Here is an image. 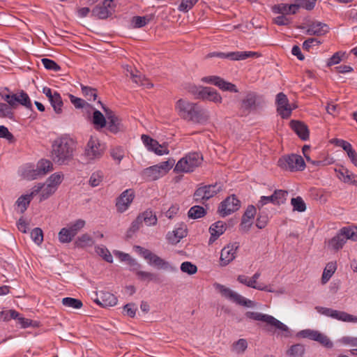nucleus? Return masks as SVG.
Here are the masks:
<instances>
[{"instance_id": "58", "label": "nucleus", "mask_w": 357, "mask_h": 357, "mask_svg": "<svg viewBox=\"0 0 357 357\" xmlns=\"http://www.w3.org/2000/svg\"><path fill=\"white\" fill-rule=\"evenodd\" d=\"M305 351L304 346L300 344L291 347L289 353L292 357H302Z\"/></svg>"}, {"instance_id": "55", "label": "nucleus", "mask_w": 357, "mask_h": 357, "mask_svg": "<svg viewBox=\"0 0 357 357\" xmlns=\"http://www.w3.org/2000/svg\"><path fill=\"white\" fill-rule=\"evenodd\" d=\"M151 20L148 16H136L132 18V23L135 28H141L147 24Z\"/></svg>"}, {"instance_id": "63", "label": "nucleus", "mask_w": 357, "mask_h": 357, "mask_svg": "<svg viewBox=\"0 0 357 357\" xmlns=\"http://www.w3.org/2000/svg\"><path fill=\"white\" fill-rule=\"evenodd\" d=\"M41 61L44 67L47 70H53L55 72L60 70V66L52 59L45 58L43 59Z\"/></svg>"}, {"instance_id": "39", "label": "nucleus", "mask_w": 357, "mask_h": 357, "mask_svg": "<svg viewBox=\"0 0 357 357\" xmlns=\"http://www.w3.org/2000/svg\"><path fill=\"white\" fill-rule=\"evenodd\" d=\"M337 269L336 262L331 261L326 264L325 267L322 277H321V282L322 284H326L328 282L331 278L333 276L334 273Z\"/></svg>"}, {"instance_id": "20", "label": "nucleus", "mask_w": 357, "mask_h": 357, "mask_svg": "<svg viewBox=\"0 0 357 357\" xmlns=\"http://www.w3.org/2000/svg\"><path fill=\"white\" fill-rule=\"evenodd\" d=\"M114 12L113 0H105L92 10V15L99 19H106Z\"/></svg>"}, {"instance_id": "45", "label": "nucleus", "mask_w": 357, "mask_h": 357, "mask_svg": "<svg viewBox=\"0 0 357 357\" xmlns=\"http://www.w3.org/2000/svg\"><path fill=\"white\" fill-rule=\"evenodd\" d=\"M62 304L67 307L73 309H80L83 304L82 302L77 298L71 297H66L62 299Z\"/></svg>"}, {"instance_id": "13", "label": "nucleus", "mask_w": 357, "mask_h": 357, "mask_svg": "<svg viewBox=\"0 0 357 357\" xmlns=\"http://www.w3.org/2000/svg\"><path fill=\"white\" fill-rule=\"evenodd\" d=\"M222 188V185L220 183L199 187L194 193V199L197 202H202L217 195Z\"/></svg>"}, {"instance_id": "64", "label": "nucleus", "mask_w": 357, "mask_h": 357, "mask_svg": "<svg viewBox=\"0 0 357 357\" xmlns=\"http://www.w3.org/2000/svg\"><path fill=\"white\" fill-rule=\"evenodd\" d=\"M0 137L6 139L9 142L14 140L13 135L10 132L8 129L4 126H0Z\"/></svg>"}, {"instance_id": "11", "label": "nucleus", "mask_w": 357, "mask_h": 357, "mask_svg": "<svg viewBox=\"0 0 357 357\" xmlns=\"http://www.w3.org/2000/svg\"><path fill=\"white\" fill-rule=\"evenodd\" d=\"M105 149V144L97 137L91 136L85 148V155L89 160H98L102 156Z\"/></svg>"}, {"instance_id": "43", "label": "nucleus", "mask_w": 357, "mask_h": 357, "mask_svg": "<svg viewBox=\"0 0 357 357\" xmlns=\"http://www.w3.org/2000/svg\"><path fill=\"white\" fill-rule=\"evenodd\" d=\"M148 263L158 268L167 269L169 268V264L167 261H165L158 255L153 253L152 256L149 259Z\"/></svg>"}, {"instance_id": "21", "label": "nucleus", "mask_w": 357, "mask_h": 357, "mask_svg": "<svg viewBox=\"0 0 357 357\" xmlns=\"http://www.w3.org/2000/svg\"><path fill=\"white\" fill-rule=\"evenodd\" d=\"M277 110L282 119H287L291 114V109L289 105V100L283 93H279L276 96Z\"/></svg>"}, {"instance_id": "54", "label": "nucleus", "mask_w": 357, "mask_h": 357, "mask_svg": "<svg viewBox=\"0 0 357 357\" xmlns=\"http://www.w3.org/2000/svg\"><path fill=\"white\" fill-rule=\"evenodd\" d=\"M19 313L15 310H9L0 312V319L3 321H8L10 319H17Z\"/></svg>"}, {"instance_id": "18", "label": "nucleus", "mask_w": 357, "mask_h": 357, "mask_svg": "<svg viewBox=\"0 0 357 357\" xmlns=\"http://www.w3.org/2000/svg\"><path fill=\"white\" fill-rule=\"evenodd\" d=\"M135 198L132 189L124 190L116 199V207L119 212L123 213L128 209Z\"/></svg>"}, {"instance_id": "49", "label": "nucleus", "mask_w": 357, "mask_h": 357, "mask_svg": "<svg viewBox=\"0 0 357 357\" xmlns=\"http://www.w3.org/2000/svg\"><path fill=\"white\" fill-rule=\"evenodd\" d=\"M142 140L149 151L154 152L157 148H159V143L155 139H152L148 135H142Z\"/></svg>"}, {"instance_id": "7", "label": "nucleus", "mask_w": 357, "mask_h": 357, "mask_svg": "<svg viewBox=\"0 0 357 357\" xmlns=\"http://www.w3.org/2000/svg\"><path fill=\"white\" fill-rule=\"evenodd\" d=\"M175 160L169 159L158 165L151 166L142 171V176L149 181H155L166 175L174 165Z\"/></svg>"}, {"instance_id": "10", "label": "nucleus", "mask_w": 357, "mask_h": 357, "mask_svg": "<svg viewBox=\"0 0 357 357\" xmlns=\"http://www.w3.org/2000/svg\"><path fill=\"white\" fill-rule=\"evenodd\" d=\"M278 166L284 170L297 172L303 170L305 167V163L301 155L291 154L280 158Z\"/></svg>"}, {"instance_id": "41", "label": "nucleus", "mask_w": 357, "mask_h": 357, "mask_svg": "<svg viewBox=\"0 0 357 357\" xmlns=\"http://www.w3.org/2000/svg\"><path fill=\"white\" fill-rule=\"evenodd\" d=\"M50 102L53 107L54 111L55 113L60 114L62 113L63 109L62 107L63 105L62 98L59 93H54V96L52 97V99H50Z\"/></svg>"}, {"instance_id": "53", "label": "nucleus", "mask_w": 357, "mask_h": 357, "mask_svg": "<svg viewBox=\"0 0 357 357\" xmlns=\"http://www.w3.org/2000/svg\"><path fill=\"white\" fill-rule=\"evenodd\" d=\"M31 238L36 244L40 245L43 241V232L42 229L39 227L33 229L31 231Z\"/></svg>"}, {"instance_id": "22", "label": "nucleus", "mask_w": 357, "mask_h": 357, "mask_svg": "<svg viewBox=\"0 0 357 357\" xmlns=\"http://www.w3.org/2000/svg\"><path fill=\"white\" fill-rule=\"evenodd\" d=\"M202 81L206 83L213 84L219 87L220 89L226 91H231L237 93L238 91L236 86L230 83L225 81L223 79L217 76H208L202 79Z\"/></svg>"}, {"instance_id": "8", "label": "nucleus", "mask_w": 357, "mask_h": 357, "mask_svg": "<svg viewBox=\"0 0 357 357\" xmlns=\"http://www.w3.org/2000/svg\"><path fill=\"white\" fill-rule=\"evenodd\" d=\"M214 287L223 297L239 305L248 307H253L256 305V303L254 301L245 298L237 292L222 284L215 283L214 284Z\"/></svg>"}, {"instance_id": "34", "label": "nucleus", "mask_w": 357, "mask_h": 357, "mask_svg": "<svg viewBox=\"0 0 357 357\" xmlns=\"http://www.w3.org/2000/svg\"><path fill=\"white\" fill-rule=\"evenodd\" d=\"M226 230L225 225H211L209 227L210 238L208 244L212 245Z\"/></svg>"}, {"instance_id": "25", "label": "nucleus", "mask_w": 357, "mask_h": 357, "mask_svg": "<svg viewBox=\"0 0 357 357\" xmlns=\"http://www.w3.org/2000/svg\"><path fill=\"white\" fill-rule=\"evenodd\" d=\"M237 281L248 287L253 288L259 291H264L267 292H274V289L271 285H259L254 286L251 278L245 275H239L237 277Z\"/></svg>"}, {"instance_id": "17", "label": "nucleus", "mask_w": 357, "mask_h": 357, "mask_svg": "<svg viewBox=\"0 0 357 357\" xmlns=\"http://www.w3.org/2000/svg\"><path fill=\"white\" fill-rule=\"evenodd\" d=\"M103 109L105 112L107 121V129L114 134L123 131L125 130V126L123 124L121 119L112 110L106 109L105 107H103Z\"/></svg>"}, {"instance_id": "62", "label": "nucleus", "mask_w": 357, "mask_h": 357, "mask_svg": "<svg viewBox=\"0 0 357 357\" xmlns=\"http://www.w3.org/2000/svg\"><path fill=\"white\" fill-rule=\"evenodd\" d=\"M13 116L12 108L6 103L0 102V117L12 119Z\"/></svg>"}, {"instance_id": "56", "label": "nucleus", "mask_w": 357, "mask_h": 357, "mask_svg": "<svg viewBox=\"0 0 357 357\" xmlns=\"http://www.w3.org/2000/svg\"><path fill=\"white\" fill-rule=\"evenodd\" d=\"M248 347V343L245 339H239L233 344V351L238 354H243Z\"/></svg>"}, {"instance_id": "29", "label": "nucleus", "mask_w": 357, "mask_h": 357, "mask_svg": "<svg viewBox=\"0 0 357 357\" xmlns=\"http://www.w3.org/2000/svg\"><path fill=\"white\" fill-rule=\"evenodd\" d=\"M328 26L319 22H314L308 26L307 33L309 35L322 36L328 31Z\"/></svg>"}, {"instance_id": "4", "label": "nucleus", "mask_w": 357, "mask_h": 357, "mask_svg": "<svg viewBox=\"0 0 357 357\" xmlns=\"http://www.w3.org/2000/svg\"><path fill=\"white\" fill-rule=\"evenodd\" d=\"M63 174L61 172L52 174L44 183H38L31 188L32 195H39V201H43L52 195L58 189L63 180Z\"/></svg>"}, {"instance_id": "9", "label": "nucleus", "mask_w": 357, "mask_h": 357, "mask_svg": "<svg viewBox=\"0 0 357 357\" xmlns=\"http://www.w3.org/2000/svg\"><path fill=\"white\" fill-rule=\"evenodd\" d=\"M316 311L324 316L330 317L337 321L348 322V323H357V317L350 314L344 311L334 310L333 308L316 306Z\"/></svg>"}, {"instance_id": "48", "label": "nucleus", "mask_w": 357, "mask_h": 357, "mask_svg": "<svg viewBox=\"0 0 357 357\" xmlns=\"http://www.w3.org/2000/svg\"><path fill=\"white\" fill-rule=\"evenodd\" d=\"M81 89L83 96L89 101H94L97 98V91L96 89L81 84Z\"/></svg>"}, {"instance_id": "38", "label": "nucleus", "mask_w": 357, "mask_h": 357, "mask_svg": "<svg viewBox=\"0 0 357 357\" xmlns=\"http://www.w3.org/2000/svg\"><path fill=\"white\" fill-rule=\"evenodd\" d=\"M93 238L87 234L79 236L75 241V245L77 248H84L86 247H91L94 244Z\"/></svg>"}, {"instance_id": "6", "label": "nucleus", "mask_w": 357, "mask_h": 357, "mask_svg": "<svg viewBox=\"0 0 357 357\" xmlns=\"http://www.w3.org/2000/svg\"><path fill=\"white\" fill-rule=\"evenodd\" d=\"M202 160L203 158L199 153H190L177 162L174 172L176 174L192 172L202 164Z\"/></svg>"}, {"instance_id": "5", "label": "nucleus", "mask_w": 357, "mask_h": 357, "mask_svg": "<svg viewBox=\"0 0 357 357\" xmlns=\"http://www.w3.org/2000/svg\"><path fill=\"white\" fill-rule=\"evenodd\" d=\"M348 239L357 241V226L352 225L344 227L340 231L328 241V248L338 251L343 248Z\"/></svg>"}, {"instance_id": "16", "label": "nucleus", "mask_w": 357, "mask_h": 357, "mask_svg": "<svg viewBox=\"0 0 357 357\" xmlns=\"http://www.w3.org/2000/svg\"><path fill=\"white\" fill-rule=\"evenodd\" d=\"M240 206L241 202L235 195H231L220 203L218 212L220 215L225 217L238 210Z\"/></svg>"}, {"instance_id": "31", "label": "nucleus", "mask_w": 357, "mask_h": 357, "mask_svg": "<svg viewBox=\"0 0 357 357\" xmlns=\"http://www.w3.org/2000/svg\"><path fill=\"white\" fill-rule=\"evenodd\" d=\"M291 127L292 130L298 135L303 140H306L309 137V130L305 124L298 121H291Z\"/></svg>"}, {"instance_id": "44", "label": "nucleus", "mask_w": 357, "mask_h": 357, "mask_svg": "<svg viewBox=\"0 0 357 357\" xmlns=\"http://www.w3.org/2000/svg\"><path fill=\"white\" fill-rule=\"evenodd\" d=\"M104 178V173L101 170L93 172L89 180V183L91 187H97L100 185Z\"/></svg>"}, {"instance_id": "32", "label": "nucleus", "mask_w": 357, "mask_h": 357, "mask_svg": "<svg viewBox=\"0 0 357 357\" xmlns=\"http://www.w3.org/2000/svg\"><path fill=\"white\" fill-rule=\"evenodd\" d=\"M201 90L202 96L200 98L208 100L215 103H220L222 102V97L214 89L211 87H205Z\"/></svg>"}, {"instance_id": "42", "label": "nucleus", "mask_w": 357, "mask_h": 357, "mask_svg": "<svg viewBox=\"0 0 357 357\" xmlns=\"http://www.w3.org/2000/svg\"><path fill=\"white\" fill-rule=\"evenodd\" d=\"M272 195L273 196V205L280 206L286 202L288 192L284 190H275Z\"/></svg>"}, {"instance_id": "46", "label": "nucleus", "mask_w": 357, "mask_h": 357, "mask_svg": "<svg viewBox=\"0 0 357 357\" xmlns=\"http://www.w3.org/2000/svg\"><path fill=\"white\" fill-rule=\"evenodd\" d=\"M257 213L256 206L249 205L242 216L241 223H248L253 220Z\"/></svg>"}, {"instance_id": "26", "label": "nucleus", "mask_w": 357, "mask_h": 357, "mask_svg": "<svg viewBox=\"0 0 357 357\" xmlns=\"http://www.w3.org/2000/svg\"><path fill=\"white\" fill-rule=\"evenodd\" d=\"M77 226L78 225H73V226L69 229L63 228L59 233V241L62 243L70 242L79 229V227Z\"/></svg>"}, {"instance_id": "61", "label": "nucleus", "mask_w": 357, "mask_h": 357, "mask_svg": "<svg viewBox=\"0 0 357 357\" xmlns=\"http://www.w3.org/2000/svg\"><path fill=\"white\" fill-rule=\"evenodd\" d=\"M199 0H182L178 6V10L183 13L188 12L197 3Z\"/></svg>"}, {"instance_id": "36", "label": "nucleus", "mask_w": 357, "mask_h": 357, "mask_svg": "<svg viewBox=\"0 0 357 357\" xmlns=\"http://www.w3.org/2000/svg\"><path fill=\"white\" fill-rule=\"evenodd\" d=\"M155 214L151 210H146L139 214L136 219V223H156Z\"/></svg>"}, {"instance_id": "57", "label": "nucleus", "mask_w": 357, "mask_h": 357, "mask_svg": "<svg viewBox=\"0 0 357 357\" xmlns=\"http://www.w3.org/2000/svg\"><path fill=\"white\" fill-rule=\"evenodd\" d=\"M135 271L137 277L142 280L153 281L156 280L157 275L153 273L139 271V268Z\"/></svg>"}, {"instance_id": "28", "label": "nucleus", "mask_w": 357, "mask_h": 357, "mask_svg": "<svg viewBox=\"0 0 357 357\" xmlns=\"http://www.w3.org/2000/svg\"><path fill=\"white\" fill-rule=\"evenodd\" d=\"M298 8L299 5L298 3H279L273 6V10L275 13H280L283 15H285L296 13Z\"/></svg>"}, {"instance_id": "30", "label": "nucleus", "mask_w": 357, "mask_h": 357, "mask_svg": "<svg viewBox=\"0 0 357 357\" xmlns=\"http://www.w3.org/2000/svg\"><path fill=\"white\" fill-rule=\"evenodd\" d=\"M337 176L345 183L357 184V176L347 168L342 167L337 170Z\"/></svg>"}, {"instance_id": "35", "label": "nucleus", "mask_w": 357, "mask_h": 357, "mask_svg": "<svg viewBox=\"0 0 357 357\" xmlns=\"http://www.w3.org/2000/svg\"><path fill=\"white\" fill-rule=\"evenodd\" d=\"M114 254L121 261L127 262L131 270H137L140 268V264L135 259L131 258L128 254L118 250L114 251Z\"/></svg>"}, {"instance_id": "15", "label": "nucleus", "mask_w": 357, "mask_h": 357, "mask_svg": "<svg viewBox=\"0 0 357 357\" xmlns=\"http://www.w3.org/2000/svg\"><path fill=\"white\" fill-rule=\"evenodd\" d=\"M297 335L303 338H308L310 340L317 341L326 348H332L333 346L331 340L326 335L318 331L305 329L299 331Z\"/></svg>"}, {"instance_id": "23", "label": "nucleus", "mask_w": 357, "mask_h": 357, "mask_svg": "<svg viewBox=\"0 0 357 357\" xmlns=\"http://www.w3.org/2000/svg\"><path fill=\"white\" fill-rule=\"evenodd\" d=\"M126 72V75L130 76L132 80L137 85L142 86L147 89L153 87V84L149 81V79L145 77L137 70H132L131 66H127Z\"/></svg>"}, {"instance_id": "40", "label": "nucleus", "mask_w": 357, "mask_h": 357, "mask_svg": "<svg viewBox=\"0 0 357 357\" xmlns=\"http://www.w3.org/2000/svg\"><path fill=\"white\" fill-rule=\"evenodd\" d=\"M256 96L254 93H248L242 101V109L245 112H248L255 108Z\"/></svg>"}, {"instance_id": "14", "label": "nucleus", "mask_w": 357, "mask_h": 357, "mask_svg": "<svg viewBox=\"0 0 357 357\" xmlns=\"http://www.w3.org/2000/svg\"><path fill=\"white\" fill-rule=\"evenodd\" d=\"M259 54L256 52L245 51V52H213L208 54L207 57H219L222 59H228L231 61H243L250 57L258 56Z\"/></svg>"}, {"instance_id": "1", "label": "nucleus", "mask_w": 357, "mask_h": 357, "mask_svg": "<svg viewBox=\"0 0 357 357\" xmlns=\"http://www.w3.org/2000/svg\"><path fill=\"white\" fill-rule=\"evenodd\" d=\"M75 149V144L73 139L67 136H62L53 141L50 156L56 165H68L73 158Z\"/></svg>"}, {"instance_id": "47", "label": "nucleus", "mask_w": 357, "mask_h": 357, "mask_svg": "<svg viewBox=\"0 0 357 357\" xmlns=\"http://www.w3.org/2000/svg\"><path fill=\"white\" fill-rule=\"evenodd\" d=\"M291 204L294 211L304 212L306 210V204L301 197L292 198Z\"/></svg>"}, {"instance_id": "52", "label": "nucleus", "mask_w": 357, "mask_h": 357, "mask_svg": "<svg viewBox=\"0 0 357 357\" xmlns=\"http://www.w3.org/2000/svg\"><path fill=\"white\" fill-rule=\"evenodd\" d=\"M110 155L113 160H114L115 161H116L118 164H119L124 157L125 151L123 148L120 146H116L111 149Z\"/></svg>"}, {"instance_id": "59", "label": "nucleus", "mask_w": 357, "mask_h": 357, "mask_svg": "<svg viewBox=\"0 0 357 357\" xmlns=\"http://www.w3.org/2000/svg\"><path fill=\"white\" fill-rule=\"evenodd\" d=\"M181 271L189 275H193L197 273V266L190 261H184L181 265Z\"/></svg>"}, {"instance_id": "12", "label": "nucleus", "mask_w": 357, "mask_h": 357, "mask_svg": "<svg viewBox=\"0 0 357 357\" xmlns=\"http://www.w3.org/2000/svg\"><path fill=\"white\" fill-rule=\"evenodd\" d=\"M52 170V162L49 160L42 159L38 162L36 169H26L24 175L27 179L33 180L38 176H44Z\"/></svg>"}, {"instance_id": "60", "label": "nucleus", "mask_w": 357, "mask_h": 357, "mask_svg": "<svg viewBox=\"0 0 357 357\" xmlns=\"http://www.w3.org/2000/svg\"><path fill=\"white\" fill-rule=\"evenodd\" d=\"M17 102L25 106L27 108L31 107L30 98L26 93L22 91L19 94H17Z\"/></svg>"}, {"instance_id": "51", "label": "nucleus", "mask_w": 357, "mask_h": 357, "mask_svg": "<svg viewBox=\"0 0 357 357\" xmlns=\"http://www.w3.org/2000/svg\"><path fill=\"white\" fill-rule=\"evenodd\" d=\"M206 211L202 206H194L190 208L188 215L192 219H197L204 216Z\"/></svg>"}, {"instance_id": "37", "label": "nucleus", "mask_w": 357, "mask_h": 357, "mask_svg": "<svg viewBox=\"0 0 357 357\" xmlns=\"http://www.w3.org/2000/svg\"><path fill=\"white\" fill-rule=\"evenodd\" d=\"M92 123L96 129L103 128L107 125V118L98 110H95L93 113Z\"/></svg>"}, {"instance_id": "27", "label": "nucleus", "mask_w": 357, "mask_h": 357, "mask_svg": "<svg viewBox=\"0 0 357 357\" xmlns=\"http://www.w3.org/2000/svg\"><path fill=\"white\" fill-rule=\"evenodd\" d=\"M187 236V229L184 227H180L172 231L167 234L166 238L168 242L172 245H175Z\"/></svg>"}, {"instance_id": "2", "label": "nucleus", "mask_w": 357, "mask_h": 357, "mask_svg": "<svg viewBox=\"0 0 357 357\" xmlns=\"http://www.w3.org/2000/svg\"><path fill=\"white\" fill-rule=\"evenodd\" d=\"M175 110L178 116L188 121L204 124L209 119L208 112L197 104L185 99H179L175 104Z\"/></svg>"}, {"instance_id": "19", "label": "nucleus", "mask_w": 357, "mask_h": 357, "mask_svg": "<svg viewBox=\"0 0 357 357\" xmlns=\"http://www.w3.org/2000/svg\"><path fill=\"white\" fill-rule=\"evenodd\" d=\"M238 247V243H234L227 245L222 249L220 258V263L222 266L228 265L236 258Z\"/></svg>"}, {"instance_id": "24", "label": "nucleus", "mask_w": 357, "mask_h": 357, "mask_svg": "<svg viewBox=\"0 0 357 357\" xmlns=\"http://www.w3.org/2000/svg\"><path fill=\"white\" fill-rule=\"evenodd\" d=\"M95 301L102 307H112L116 305L117 298L109 292L100 291Z\"/></svg>"}, {"instance_id": "33", "label": "nucleus", "mask_w": 357, "mask_h": 357, "mask_svg": "<svg viewBox=\"0 0 357 357\" xmlns=\"http://www.w3.org/2000/svg\"><path fill=\"white\" fill-rule=\"evenodd\" d=\"M34 197L35 195H32V190L29 194L20 196L15 202V209L20 213L24 212Z\"/></svg>"}, {"instance_id": "3", "label": "nucleus", "mask_w": 357, "mask_h": 357, "mask_svg": "<svg viewBox=\"0 0 357 357\" xmlns=\"http://www.w3.org/2000/svg\"><path fill=\"white\" fill-rule=\"evenodd\" d=\"M245 317L250 319L266 323V325L269 326L268 331L276 333L280 337L287 338L291 335L289 328L271 315L249 311L245 313Z\"/></svg>"}, {"instance_id": "50", "label": "nucleus", "mask_w": 357, "mask_h": 357, "mask_svg": "<svg viewBox=\"0 0 357 357\" xmlns=\"http://www.w3.org/2000/svg\"><path fill=\"white\" fill-rule=\"evenodd\" d=\"M96 252L102 257L106 261L109 263L113 262V257L109 250L104 245H98L96 247Z\"/></svg>"}]
</instances>
